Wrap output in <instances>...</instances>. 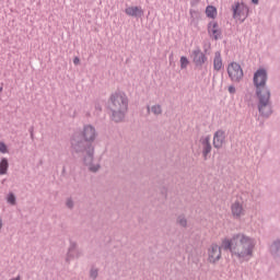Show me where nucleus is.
I'll return each mask as SVG.
<instances>
[{
  "instance_id": "nucleus-1",
  "label": "nucleus",
  "mask_w": 280,
  "mask_h": 280,
  "mask_svg": "<svg viewBox=\"0 0 280 280\" xmlns=\"http://www.w3.org/2000/svg\"><path fill=\"white\" fill-rule=\"evenodd\" d=\"M255 238L237 233L233 234L231 238H224L221 243V247L218 244H212L208 250V259L210 264L220 261L222 257V248L229 250L232 257H236L240 261H249L255 250Z\"/></svg>"
},
{
  "instance_id": "nucleus-2",
  "label": "nucleus",
  "mask_w": 280,
  "mask_h": 280,
  "mask_svg": "<svg viewBox=\"0 0 280 280\" xmlns=\"http://www.w3.org/2000/svg\"><path fill=\"white\" fill-rule=\"evenodd\" d=\"M253 84L256 89V97L258 100L257 108L260 117H265L268 119L272 116V101L270 97L272 93L270 92V88H268V71L264 68H259L253 78Z\"/></svg>"
},
{
  "instance_id": "nucleus-3",
  "label": "nucleus",
  "mask_w": 280,
  "mask_h": 280,
  "mask_svg": "<svg viewBox=\"0 0 280 280\" xmlns=\"http://www.w3.org/2000/svg\"><path fill=\"white\" fill-rule=\"evenodd\" d=\"M70 148L72 153L83 155V163L89 167L90 172H93V174L100 172V164H93L95 147L88 143L80 132H74L70 138Z\"/></svg>"
},
{
  "instance_id": "nucleus-4",
  "label": "nucleus",
  "mask_w": 280,
  "mask_h": 280,
  "mask_svg": "<svg viewBox=\"0 0 280 280\" xmlns=\"http://www.w3.org/2000/svg\"><path fill=\"white\" fill-rule=\"evenodd\" d=\"M108 108L112 113L110 119L115 124H119L126 119L128 113V96L124 92H116L110 95Z\"/></svg>"
},
{
  "instance_id": "nucleus-5",
  "label": "nucleus",
  "mask_w": 280,
  "mask_h": 280,
  "mask_svg": "<svg viewBox=\"0 0 280 280\" xmlns=\"http://www.w3.org/2000/svg\"><path fill=\"white\" fill-rule=\"evenodd\" d=\"M228 75L232 82H242L244 78V70L237 62H232L228 66Z\"/></svg>"
},
{
  "instance_id": "nucleus-6",
  "label": "nucleus",
  "mask_w": 280,
  "mask_h": 280,
  "mask_svg": "<svg viewBox=\"0 0 280 280\" xmlns=\"http://www.w3.org/2000/svg\"><path fill=\"white\" fill-rule=\"evenodd\" d=\"M79 133L90 145H93L95 139H97V130L92 125H85Z\"/></svg>"
},
{
  "instance_id": "nucleus-7",
  "label": "nucleus",
  "mask_w": 280,
  "mask_h": 280,
  "mask_svg": "<svg viewBox=\"0 0 280 280\" xmlns=\"http://www.w3.org/2000/svg\"><path fill=\"white\" fill-rule=\"evenodd\" d=\"M208 35L213 40H222V28H220V24L217 21H210L207 25Z\"/></svg>"
},
{
  "instance_id": "nucleus-8",
  "label": "nucleus",
  "mask_w": 280,
  "mask_h": 280,
  "mask_svg": "<svg viewBox=\"0 0 280 280\" xmlns=\"http://www.w3.org/2000/svg\"><path fill=\"white\" fill-rule=\"evenodd\" d=\"M192 56V61L196 65V67H202L205 62H207L208 58L205 52L200 49V47H197L196 49L192 50L191 52Z\"/></svg>"
},
{
  "instance_id": "nucleus-9",
  "label": "nucleus",
  "mask_w": 280,
  "mask_h": 280,
  "mask_svg": "<svg viewBox=\"0 0 280 280\" xmlns=\"http://www.w3.org/2000/svg\"><path fill=\"white\" fill-rule=\"evenodd\" d=\"M224 141H226V132L222 129L217 130L213 135V148L220 150L224 145Z\"/></svg>"
},
{
  "instance_id": "nucleus-10",
  "label": "nucleus",
  "mask_w": 280,
  "mask_h": 280,
  "mask_svg": "<svg viewBox=\"0 0 280 280\" xmlns=\"http://www.w3.org/2000/svg\"><path fill=\"white\" fill-rule=\"evenodd\" d=\"M232 10L233 19H240L245 14H248V7H246L244 3L235 2V4L232 5Z\"/></svg>"
},
{
  "instance_id": "nucleus-11",
  "label": "nucleus",
  "mask_w": 280,
  "mask_h": 280,
  "mask_svg": "<svg viewBox=\"0 0 280 280\" xmlns=\"http://www.w3.org/2000/svg\"><path fill=\"white\" fill-rule=\"evenodd\" d=\"M201 145H202V156L205 160H207V156L211 154V136H207L206 138L200 139Z\"/></svg>"
},
{
  "instance_id": "nucleus-12",
  "label": "nucleus",
  "mask_w": 280,
  "mask_h": 280,
  "mask_svg": "<svg viewBox=\"0 0 280 280\" xmlns=\"http://www.w3.org/2000/svg\"><path fill=\"white\" fill-rule=\"evenodd\" d=\"M127 16H133L135 19H141L143 16V9L141 7H128L125 9Z\"/></svg>"
},
{
  "instance_id": "nucleus-13",
  "label": "nucleus",
  "mask_w": 280,
  "mask_h": 280,
  "mask_svg": "<svg viewBox=\"0 0 280 280\" xmlns=\"http://www.w3.org/2000/svg\"><path fill=\"white\" fill-rule=\"evenodd\" d=\"M74 257H80V253L78 252V244L73 241L70 242L66 261H71Z\"/></svg>"
},
{
  "instance_id": "nucleus-14",
  "label": "nucleus",
  "mask_w": 280,
  "mask_h": 280,
  "mask_svg": "<svg viewBox=\"0 0 280 280\" xmlns=\"http://www.w3.org/2000/svg\"><path fill=\"white\" fill-rule=\"evenodd\" d=\"M270 253H271V256L273 257V259L279 261V259H280V238L272 242V244L270 246Z\"/></svg>"
},
{
  "instance_id": "nucleus-15",
  "label": "nucleus",
  "mask_w": 280,
  "mask_h": 280,
  "mask_svg": "<svg viewBox=\"0 0 280 280\" xmlns=\"http://www.w3.org/2000/svg\"><path fill=\"white\" fill-rule=\"evenodd\" d=\"M232 215L234 218H242V214L244 213V207H242V203L240 201H235L232 207Z\"/></svg>"
},
{
  "instance_id": "nucleus-16",
  "label": "nucleus",
  "mask_w": 280,
  "mask_h": 280,
  "mask_svg": "<svg viewBox=\"0 0 280 280\" xmlns=\"http://www.w3.org/2000/svg\"><path fill=\"white\" fill-rule=\"evenodd\" d=\"M223 65H222V55L220 54V51H217L214 54V59H213V69L214 71H220V69H222Z\"/></svg>"
},
{
  "instance_id": "nucleus-17",
  "label": "nucleus",
  "mask_w": 280,
  "mask_h": 280,
  "mask_svg": "<svg viewBox=\"0 0 280 280\" xmlns=\"http://www.w3.org/2000/svg\"><path fill=\"white\" fill-rule=\"evenodd\" d=\"M9 167H10V162H8L7 158H2L0 161V176L8 174Z\"/></svg>"
},
{
  "instance_id": "nucleus-18",
  "label": "nucleus",
  "mask_w": 280,
  "mask_h": 280,
  "mask_svg": "<svg viewBox=\"0 0 280 280\" xmlns=\"http://www.w3.org/2000/svg\"><path fill=\"white\" fill-rule=\"evenodd\" d=\"M206 16L208 19H215L218 16V9L213 5H208L206 8Z\"/></svg>"
},
{
  "instance_id": "nucleus-19",
  "label": "nucleus",
  "mask_w": 280,
  "mask_h": 280,
  "mask_svg": "<svg viewBox=\"0 0 280 280\" xmlns=\"http://www.w3.org/2000/svg\"><path fill=\"white\" fill-rule=\"evenodd\" d=\"M177 224H179L183 229H186L187 218H185V214H180L177 217Z\"/></svg>"
},
{
  "instance_id": "nucleus-20",
  "label": "nucleus",
  "mask_w": 280,
  "mask_h": 280,
  "mask_svg": "<svg viewBox=\"0 0 280 280\" xmlns=\"http://www.w3.org/2000/svg\"><path fill=\"white\" fill-rule=\"evenodd\" d=\"M151 113H153V115H162L163 108L161 107V105H153L151 107Z\"/></svg>"
},
{
  "instance_id": "nucleus-21",
  "label": "nucleus",
  "mask_w": 280,
  "mask_h": 280,
  "mask_svg": "<svg viewBox=\"0 0 280 280\" xmlns=\"http://www.w3.org/2000/svg\"><path fill=\"white\" fill-rule=\"evenodd\" d=\"M7 202H9V205H16V196H14V192H10L7 197Z\"/></svg>"
},
{
  "instance_id": "nucleus-22",
  "label": "nucleus",
  "mask_w": 280,
  "mask_h": 280,
  "mask_svg": "<svg viewBox=\"0 0 280 280\" xmlns=\"http://www.w3.org/2000/svg\"><path fill=\"white\" fill-rule=\"evenodd\" d=\"M98 275H100V270H97V268L92 267L90 270V279L95 280L97 279Z\"/></svg>"
},
{
  "instance_id": "nucleus-23",
  "label": "nucleus",
  "mask_w": 280,
  "mask_h": 280,
  "mask_svg": "<svg viewBox=\"0 0 280 280\" xmlns=\"http://www.w3.org/2000/svg\"><path fill=\"white\" fill-rule=\"evenodd\" d=\"M188 65L189 59H187L185 56L180 57V69H187Z\"/></svg>"
},
{
  "instance_id": "nucleus-24",
  "label": "nucleus",
  "mask_w": 280,
  "mask_h": 280,
  "mask_svg": "<svg viewBox=\"0 0 280 280\" xmlns=\"http://www.w3.org/2000/svg\"><path fill=\"white\" fill-rule=\"evenodd\" d=\"M66 207L70 209V211H72V209L75 207V202H73V199L71 197L66 200Z\"/></svg>"
},
{
  "instance_id": "nucleus-25",
  "label": "nucleus",
  "mask_w": 280,
  "mask_h": 280,
  "mask_svg": "<svg viewBox=\"0 0 280 280\" xmlns=\"http://www.w3.org/2000/svg\"><path fill=\"white\" fill-rule=\"evenodd\" d=\"M0 152H1V154H8V152H10L8 150V145L5 144V142L0 141Z\"/></svg>"
},
{
  "instance_id": "nucleus-26",
  "label": "nucleus",
  "mask_w": 280,
  "mask_h": 280,
  "mask_svg": "<svg viewBox=\"0 0 280 280\" xmlns=\"http://www.w3.org/2000/svg\"><path fill=\"white\" fill-rule=\"evenodd\" d=\"M95 113L100 115L102 113V105L100 103H95Z\"/></svg>"
},
{
  "instance_id": "nucleus-27",
  "label": "nucleus",
  "mask_w": 280,
  "mask_h": 280,
  "mask_svg": "<svg viewBox=\"0 0 280 280\" xmlns=\"http://www.w3.org/2000/svg\"><path fill=\"white\" fill-rule=\"evenodd\" d=\"M228 91H229V93H230L231 95H235V93H236V89H235L234 85H230V86L228 88Z\"/></svg>"
},
{
  "instance_id": "nucleus-28",
  "label": "nucleus",
  "mask_w": 280,
  "mask_h": 280,
  "mask_svg": "<svg viewBox=\"0 0 280 280\" xmlns=\"http://www.w3.org/2000/svg\"><path fill=\"white\" fill-rule=\"evenodd\" d=\"M79 62H80V58L74 57V59H73V65H78Z\"/></svg>"
},
{
  "instance_id": "nucleus-29",
  "label": "nucleus",
  "mask_w": 280,
  "mask_h": 280,
  "mask_svg": "<svg viewBox=\"0 0 280 280\" xmlns=\"http://www.w3.org/2000/svg\"><path fill=\"white\" fill-rule=\"evenodd\" d=\"M252 3H254V5H259V0H252Z\"/></svg>"
},
{
  "instance_id": "nucleus-30",
  "label": "nucleus",
  "mask_w": 280,
  "mask_h": 280,
  "mask_svg": "<svg viewBox=\"0 0 280 280\" xmlns=\"http://www.w3.org/2000/svg\"><path fill=\"white\" fill-rule=\"evenodd\" d=\"M3 228V221L0 219V230Z\"/></svg>"
},
{
  "instance_id": "nucleus-31",
  "label": "nucleus",
  "mask_w": 280,
  "mask_h": 280,
  "mask_svg": "<svg viewBox=\"0 0 280 280\" xmlns=\"http://www.w3.org/2000/svg\"><path fill=\"white\" fill-rule=\"evenodd\" d=\"M195 3H196V1H194V0L190 1V4H191V5H194Z\"/></svg>"
},
{
  "instance_id": "nucleus-32",
  "label": "nucleus",
  "mask_w": 280,
  "mask_h": 280,
  "mask_svg": "<svg viewBox=\"0 0 280 280\" xmlns=\"http://www.w3.org/2000/svg\"><path fill=\"white\" fill-rule=\"evenodd\" d=\"M3 92V86H0V93H2Z\"/></svg>"
},
{
  "instance_id": "nucleus-33",
  "label": "nucleus",
  "mask_w": 280,
  "mask_h": 280,
  "mask_svg": "<svg viewBox=\"0 0 280 280\" xmlns=\"http://www.w3.org/2000/svg\"><path fill=\"white\" fill-rule=\"evenodd\" d=\"M148 113H150V106L147 107Z\"/></svg>"
},
{
  "instance_id": "nucleus-34",
  "label": "nucleus",
  "mask_w": 280,
  "mask_h": 280,
  "mask_svg": "<svg viewBox=\"0 0 280 280\" xmlns=\"http://www.w3.org/2000/svg\"><path fill=\"white\" fill-rule=\"evenodd\" d=\"M31 137H34V133L31 131Z\"/></svg>"
},
{
  "instance_id": "nucleus-35",
  "label": "nucleus",
  "mask_w": 280,
  "mask_h": 280,
  "mask_svg": "<svg viewBox=\"0 0 280 280\" xmlns=\"http://www.w3.org/2000/svg\"><path fill=\"white\" fill-rule=\"evenodd\" d=\"M62 172H65V167H63Z\"/></svg>"
}]
</instances>
